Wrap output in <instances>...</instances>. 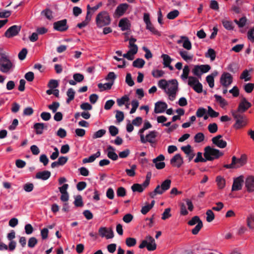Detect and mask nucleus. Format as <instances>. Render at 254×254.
Wrapping results in <instances>:
<instances>
[{
    "mask_svg": "<svg viewBox=\"0 0 254 254\" xmlns=\"http://www.w3.org/2000/svg\"><path fill=\"white\" fill-rule=\"evenodd\" d=\"M204 157L206 158L207 161H213L218 159L223 155V153L219 150L207 146L204 148Z\"/></svg>",
    "mask_w": 254,
    "mask_h": 254,
    "instance_id": "nucleus-1",
    "label": "nucleus"
},
{
    "mask_svg": "<svg viewBox=\"0 0 254 254\" xmlns=\"http://www.w3.org/2000/svg\"><path fill=\"white\" fill-rule=\"evenodd\" d=\"M111 17L106 11L99 12L96 17V24L99 28L109 25L111 23Z\"/></svg>",
    "mask_w": 254,
    "mask_h": 254,
    "instance_id": "nucleus-2",
    "label": "nucleus"
},
{
    "mask_svg": "<svg viewBox=\"0 0 254 254\" xmlns=\"http://www.w3.org/2000/svg\"><path fill=\"white\" fill-rule=\"evenodd\" d=\"M247 157L245 154H242L240 158H237L235 156L232 157V162L230 164H225L224 167L227 169H237L240 168L247 163Z\"/></svg>",
    "mask_w": 254,
    "mask_h": 254,
    "instance_id": "nucleus-3",
    "label": "nucleus"
},
{
    "mask_svg": "<svg viewBox=\"0 0 254 254\" xmlns=\"http://www.w3.org/2000/svg\"><path fill=\"white\" fill-rule=\"evenodd\" d=\"M0 56V70L3 73H7L13 67V64L5 54L1 53Z\"/></svg>",
    "mask_w": 254,
    "mask_h": 254,
    "instance_id": "nucleus-4",
    "label": "nucleus"
},
{
    "mask_svg": "<svg viewBox=\"0 0 254 254\" xmlns=\"http://www.w3.org/2000/svg\"><path fill=\"white\" fill-rule=\"evenodd\" d=\"M171 185V180L170 179H166L163 181L161 185H157L154 191L149 193V196L151 198H154L157 194H162L165 191L168 190Z\"/></svg>",
    "mask_w": 254,
    "mask_h": 254,
    "instance_id": "nucleus-5",
    "label": "nucleus"
},
{
    "mask_svg": "<svg viewBox=\"0 0 254 254\" xmlns=\"http://www.w3.org/2000/svg\"><path fill=\"white\" fill-rule=\"evenodd\" d=\"M232 115L236 120L234 127L236 129H239L247 125V117L244 114H241L231 111Z\"/></svg>",
    "mask_w": 254,
    "mask_h": 254,
    "instance_id": "nucleus-6",
    "label": "nucleus"
},
{
    "mask_svg": "<svg viewBox=\"0 0 254 254\" xmlns=\"http://www.w3.org/2000/svg\"><path fill=\"white\" fill-rule=\"evenodd\" d=\"M146 247L149 251H153L156 249V244L154 239L150 236L146 237V239L142 241L139 246L140 249H143Z\"/></svg>",
    "mask_w": 254,
    "mask_h": 254,
    "instance_id": "nucleus-7",
    "label": "nucleus"
},
{
    "mask_svg": "<svg viewBox=\"0 0 254 254\" xmlns=\"http://www.w3.org/2000/svg\"><path fill=\"white\" fill-rule=\"evenodd\" d=\"M252 106V104L249 102L245 97L242 96L237 110H232V112L244 114Z\"/></svg>",
    "mask_w": 254,
    "mask_h": 254,
    "instance_id": "nucleus-8",
    "label": "nucleus"
},
{
    "mask_svg": "<svg viewBox=\"0 0 254 254\" xmlns=\"http://www.w3.org/2000/svg\"><path fill=\"white\" fill-rule=\"evenodd\" d=\"M188 224L190 226H193L197 224L195 227L191 230V233L193 235H197L203 227V223L198 216L193 217L188 222Z\"/></svg>",
    "mask_w": 254,
    "mask_h": 254,
    "instance_id": "nucleus-9",
    "label": "nucleus"
},
{
    "mask_svg": "<svg viewBox=\"0 0 254 254\" xmlns=\"http://www.w3.org/2000/svg\"><path fill=\"white\" fill-rule=\"evenodd\" d=\"M21 28V26L20 25H14L11 26L5 32L4 36L8 38L16 36L19 34Z\"/></svg>",
    "mask_w": 254,
    "mask_h": 254,
    "instance_id": "nucleus-10",
    "label": "nucleus"
},
{
    "mask_svg": "<svg viewBox=\"0 0 254 254\" xmlns=\"http://www.w3.org/2000/svg\"><path fill=\"white\" fill-rule=\"evenodd\" d=\"M53 27L55 30L58 31L64 32L66 31L68 28V26L67 25V20L64 19L54 22Z\"/></svg>",
    "mask_w": 254,
    "mask_h": 254,
    "instance_id": "nucleus-11",
    "label": "nucleus"
},
{
    "mask_svg": "<svg viewBox=\"0 0 254 254\" xmlns=\"http://www.w3.org/2000/svg\"><path fill=\"white\" fill-rule=\"evenodd\" d=\"M170 85L168 84L167 93L170 96L175 97L176 92L178 90V83L176 79H172L169 81Z\"/></svg>",
    "mask_w": 254,
    "mask_h": 254,
    "instance_id": "nucleus-12",
    "label": "nucleus"
},
{
    "mask_svg": "<svg viewBox=\"0 0 254 254\" xmlns=\"http://www.w3.org/2000/svg\"><path fill=\"white\" fill-rule=\"evenodd\" d=\"M157 132L155 130L151 131L144 137V135H140V141L142 143L149 142L150 143H154V139L157 136Z\"/></svg>",
    "mask_w": 254,
    "mask_h": 254,
    "instance_id": "nucleus-13",
    "label": "nucleus"
},
{
    "mask_svg": "<svg viewBox=\"0 0 254 254\" xmlns=\"http://www.w3.org/2000/svg\"><path fill=\"white\" fill-rule=\"evenodd\" d=\"M233 81V77L230 73L228 72H224L220 77V82L221 84L225 87L230 85Z\"/></svg>",
    "mask_w": 254,
    "mask_h": 254,
    "instance_id": "nucleus-14",
    "label": "nucleus"
},
{
    "mask_svg": "<svg viewBox=\"0 0 254 254\" xmlns=\"http://www.w3.org/2000/svg\"><path fill=\"white\" fill-rule=\"evenodd\" d=\"M244 177L240 176L234 179L232 187V191H237L241 190L244 183Z\"/></svg>",
    "mask_w": 254,
    "mask_h": 254,
    "instance_id": "nucleus-15",
    "label": "nucleus"
},
{
    "mask_svg": "<svg viewBox=\"0 0 254 254\" xmlns=\"http://www.w3.org/2000/svg\"><path fill=\"white\" fill-rule=\"evenodd\" d=\"M164 160V156L162 154H160L156 158L153 159V163L155 164V167L157 169H162L165 167V163L162 162Z\"/></svg>",
    "mask_w": 254,
    "mask_h": 254,
    "instance_id": "nucleus-16",
    "label": "nucleus"
},
{
    "mask_svg": "<svg viewBox=\"0 0 254 254\" xmlns=\"http://www.w3.org/2000/svg\"><path fill=\"white\" fill-rule=\"evenodd\" d=\"M222 137V136L221 135H217L212 138V142L213 144L217 147L220 148H224L226 147L227 142L225 140L220 139Z\"/></svg>",
    "mask_w": 254,
    "mask_h": 254,
    "instance_id": "nucleus-17",
    "label": "nucleus"
},
{
    "mask_svg": "<svg viewBox=\"0 0 254 254\" xmlns=\"http://www.w3.org/2000/svg\"><path fill=\"white\" fill-rule=\"evenodd\" d=\"M183 159L180 154L174 155L170 160L171 164L174 167L180 168L183 164Z\"/></svg>",
    "mask_w": 254,
    "mask_h": 254,
    "instance_id": "nucleus-18",
    "label": "nucleus"
},
{
    "mask_svg": "<svg viewBox=\"0 0 254 254\" xmlns=\"http://www.w3.org/2000/svg\"><path fill=\"white\" fill-rule=\"evenodd\" d=\"M167 108V105L165 102L158 101L155 104L154 112L156 114L165 112Z\"/></svg>",
    "mask_w": 254,
    "mask_h": 254,
    "instance_id": "nucleus-19",
    "label": "nucleus"
},
{
    "mask_svg": "<svg viewBox=\"0 0 254 254\" xmlns=\"http://www.w3.org/2000/svg\"><path fill=\"white\" fill-rule=\"evenodd\" d=\"M245 186L249 192L254 191V177H248L245 181Z\"/></svg>",
    "mask_w": 254,
    "mask_h": 254,
    "instance_id": "nucleus-20",
    "label": "nucleus"
},
{
    "mask_svg": "<svg viewBox=\"0 0 254 254\" xmlns=\"http://www.w3.org/2000/svg\"><path fill=\"white\" fill-rule=\"evenodd\" d=\"M128 7V5L127 3L120 4L117 7L115 12V14L119 16H122L127 10Z\"/></svg>",
    "mask_w": 254,
    "mask_h": 254,
    "instance_id": "nucleus-21",
    "label": "nucleus"
},
{
    "mask_svg": "<svg viewBox=\"0 0 254 254\" xmlns=\"http://www.w3.org/2000/svg\"><path fill=\"white\" fill-rule=\"evenodd\" d=\"M179 53L181 58L186 62H188L192 60L193 55L189 52L181 50Z\"/></svg>",
    "mask_w": 254,
    "mask_h": 254,
    "instance_id": "nucleus-22",
    "label": "nucleus"
},
{
    "mask_svg": "<svg viewBox=\"0 0 254 254\" xmlns=\"http://www.w3.org/2000/svg\"><path fill=\"white\" fill-rule=\"evenodd\" d=\"M51 172L49 171H44L38 172L35 176L37 179H41L44 181L48 180L51 176Z\"/></svg>",
    "mask_w": 254,
    "mask_h": 254,
    "instance_id": "nucleus-23",
    "label": "nucleus"
},
{
    "mask_svg": "<svg viewBox=\"0 0 254 254\" xmlns=\"http://www.w3.org/2000/svg\"><path fill=\"white\" fill-rule=\"evenodd\" d=\"M119 26L122 31H126L130 28V24L129 20L126 18L121 19L119 23Z\"/></svg>",
    "mask_w": 254,
    "mask_h": 254,
    "instance_id": "nucleus-24",
    "label": "nucleus"
},
{
    "mask_svg": "<svg viewBox=\"0 0 254 254\" xmlns=\"http://www.w3.org/2000/svg\"><path fill=\"white\" fill-rule=\"evenodd\" d=\"M136 41V39L132 37L129 39V50H130V52H132L134 54H136L138 51V47L134 44Z\"/></svg>",
    "mask_w": 254,
    "mask_h": 254,
    "instance_id": "nucleus-25",
    "label": "nucleus"
},
{
    "mask_svg": "<svg viewBox=\"0 0 254 254\" xmlns=\"http://www.w3.org/2000/svg\"><path fill=\"white\" fill-rule=\"evenodd\" d=\"M218 73L217 71H214L211 74L208 75L206 77V80L210 88H213L214 86V77L217 76Z\"/></svg>",
    "mask_w": 254,
    "mask_h": 254,
    "instance_id": "nucleus-26",
    "label": "nucleus"
},
{
    "mask_svg": "<svg viewBox=\"0 0 254 254\" xmlns=\"http://www.w3.org/2000/svg\"><path fill=\"white\" fill-rule=\"evenodd\" d=\"M46 127H47L46 126ZM33 127L35 129L37 134H41L43 133V129L45 127V124L42 123H35Z\"/></svg>",
    "mask_w": 254,
    "mask_h": 254,
    "instance_id": "nucleus-27",
    "label": "nucleus"
},
{
    "mask_svg": "<svg viewBox=\"0 0 254 254\" xmlns=\"http://www.w3.org/2000/svg\"><path fill=\"white\" fill-rule=\"evenodd\" d=\"M181 38L184 40L183 43V48L187 50H190L192 48V45L188 37L186 36H182Z\"/></svg>",
    "mask_w": 254,
    "mask_h": 254,
    "instance_id": "nucleus-28",
    "label": "nucleus"
},
{
    "mask_svg": "<svg viewBox=\"0 0 254 254\" xmlns=\"http://www.w3.org/2000/svg\"><path fill=\"white\" fill-rule=\"evenodd\" d=\"M214 97L215 98L216 101L220 104L221 107L224 108L228 105V103L226 100L223 98L221 96L215 94Z\"/></svg>",
    "mask_w": 254,
    "mask_h": 254,
    "instance_id": "nucleus-29",
    "label": "nucleus"
},
{
    "mask_svg": "<svg viewBox=\"0 0 254 254\" xmlns=\"http://www.w3.org/2000/svg\"><path fill=\"white\" fill-rule=\"evenodd\" d=\"M75 93V92L74 90L72 88H70L67 90L66 92V95L68 98L66 100L67 104H69L72 100L74 99Z\"/></svg>",
    "mask_w": 254,
    "mask_h": 254,
    "instance_id": "nucleus-30",
    "label": "nucleus"
},
{
    "mask_svg": "<svg viewBox=\"0 0 254 254\" xmlns=\"http://www.w3.org/2000/svg\"><path fill=\"white\" fill-rule=\"evenodd\" d=\"M145 62L142 59L138 58L133 62V66L137 68H142L143 67Z\"/></svg>",
    "mask_w": 254,
    "mask_h": 254,
    "instance_id": "nucleus-31",
    "label": "nucleus"
},
{
    "mask_svg": "<svg viewBox=\"0 0 254 254\" xmlns=\"http://www.w3.org/2000/svg\"><path fill=\"white\" fill-rule=\"evenodd\" d=\"M161 58L163 59V64H164V67L169 66V64H171L173 61L171 58L167 54L162 55Z\"/></svg>",
    "mask_w": 254,
    "mask_h": 254,
    "instance_id": "nucleus-32",
    "label": "nucleus"
},
{
    "mask_svg": "<svg viewBox=\"0 0 254 254\" xmlns=\"http://www.w3.org/2000/svg\"><path fill=\"white\" fill-rule=\"evenodd\" d=\"M206 220L207 222H211L215 218V215L211 209H208L206 212Z\"/></svg>",
    "mask_w": 254,
    "mask_h": 254,
    "instance_id": "nucleus-33",
    "label": "nucleus"
},
{
    "mask_svg": "<svg viewBox=\"0 0 254 254\" xmlns=\"http://www.w3.org/2000/svg\"><path fill=\"white\" fill-rule=\"evenodd\" d=\"M216 181L217 182L218 188L220 189H222L225 186V180L222 177L219 176L216 177Z\"/></svg>",
    "mask_w": 254,
    "mask_h": 254,
    "instance_id": "nucleus-34",
    "label": "nucleus"
},
{
    "mask_svg": "<svg viewBox=\"0 0 254 254\" xmlns=\"http://www.w3.org/2000/svg\"><path fill=\"white\" fill-rule=\"evenodd\" d=\"M146 29L149 30L151 33L154 35H160L159 32L155 29L151 22L146 24Z\"/></svg>",
    "mask_w": 254,
    "mask_h": 254,
    "instance_id": "nucleus-35",
    "label": "nucleus"
},
{
    "mask_svg": "<svg viewBox=\"0 0 254 254\" xmlns=\"http://www.w3.org/2000/svg\"><path fill=\"white\" fill-rule=\"evenodd\" d=\"M76 207H82L83 205L82 196L78 195L75 197V200L73 202Z\"/></svg>",
    "mask_w": 254,
    "mask_h": 254,
    "instance_id": "nucleus-36",
    "label": "nucleus"
},
{
    "mask_svg": "<svg viewBox=\"0 0 254 254\" xmlns=\"http://www.w3.org/2000/svg\"><path fill=\"white\" fill-rule=\"evenodd\" d=\"M227 69L232 73H236L239 70V66L236 63H232L229 64Z\"/></svg>",
    "mask_w": 254,
    "mask_h": 254,
    "instance_id": "nucleus-37",
    "label": "nucleus"
},
{
    "mask_svg": "<svg viewBox=\"0 0 254 254\" xmlns=\"http://www.w3.org/2000/svg\"><path fill=\"white\" fill-rule=\"evenodd\" d=\"M129 99L127 95H124L121 98H119L117 100V103L119 106H122L125 104L126 102H128Z\"/></svg>",
    "mask_w": 254,
    "mask_h": 254,
    "instance_id": "nucleus-38",
    "label": "nucleus"
},
{
    "mask_svg": "<svg viewBox=\"0 0 254 254\" xmlns=\"http://www.w3.org/2000/svg\"><path fill=\"white\" fill-rule=\"evenodd\" d=\"M206 57L210 58L211 61H214L216 58V52L215 51L210 48L208 50L207 53L205 55Z\"/></svg>",
    "mask_w": 254,
    "mask_h": 254,
    "instance_id": "nucleus-39",
    "label": "nucleus"
},
{
    "mask_svg": "<svg viewBox=\"0 0 254 254\" xmlns=\"http://www.w3.org/2000/svg\"><path fill=\"white\" fill-rule=\"evenodd\" d=\"M136 169V165L134 164L131 166L130 169H126L125 171L128 176L133 177L135 175V170Z\"/></svg>",
    "mask_w": 254,
    "mask_h": 254,
    "instance_id": "nucleus-40",
    "label": "nucleus"
},
{
    "mask_svg": "<svg viewBox=\"0 0 254 254\" xmlns=\"http://www.w3.org/2000/svg\"><path fill=\"white\" fill-rule=\"evenodd\" d=\"M60 105V104L58 102H53L52 104L49 105L48 107L53 113H56Z\"/></svg>",
    "mask_w": 254,
    "mask_h": 254,
    "instance_id": "nucleus-41",
    "label": "nucleus"
},
{
    "mask_svg": "<svg viewBox=\"0 0 254 254\" xmlns=\"http://www.w3.org/2000/svg\"><path fill=\"white\" fill-rule=\"evenodd\" d=\"M131 188L133 192L137 191L138 192H142L144 190L142 186L139 184H133Z\"/></svg>",
    "mask_w": 254,
    "mask_h": 254,
    "instance_id": "nucleus-42",
    "label": "nucleus"
},
{
    "mask_svg": "<svg viewBox=\"0 0 254 254\" xmlns=\"http://www.w3.org/2000/svg\"><path fill=\"white\" fill-rule=\"evenodd\" d=\"M132 108L130 111V114H132L135 112L136 109L139 106V102L136 99L133 100L131 102Z\"/></svg>",
    "mask_w": 254,
    "mask_h": 254,
    "instance_id": "nucleus-43",
    "label": "nucleus"
},
{
    "mask_svg": "<svg viewBox=\"0 0 254 254\" xmlns=\"http://www.w3.org/2000/svg\"><path fill=\"white\" fill-rule=\"evenodd\" d=\"M41 14L45 16V17L49 20H51L53 17L52 10L48 8L43 10Z\"/></svg>",
    "mask_w": 254,
    "mask_h": 254,
    "instance_id": "nucleus-44",
    "label": "nucleus"
},
{
    "mask_svg": "<svg viewBox=\"0 0 254 254\" xmlns=\"http://www.w3.org/2000/svg\"><path fill=\"white\" fill-rule=\"evenodd\" d=\"M126 244L127 246L131 247L135 246L136 244V240L134 238L129 237L126 239Z\"/></svg>",
    "mask_w": 254,
    "mask_h": 254,
    "instance_id": "nucleus-45",
    "label": "nucleus"
},
{
    "mask_svg": "<svg viewBox=\"0 0 254 254\" xmlns=\"http://www.w3.org/2000/svg\"><path fill=\"white\" fill-rule=\"evenodd\" d=\"M38 240L35 237H31L28 241V246L30 248H33L37 244Z\"/></svg>",
    "mask_w": 254,
    "mask_h": 254,
    "instance_id": "nucleus-46",
    "label": "nucleus"
},
{
    "mask_svg": "<svg viewBox=\"0 0 254 254\" xmlns=\"http://www.w3.org/2000/svg\"><path fill=\"white\" fill-rule=\"evenodd\" d=\"M190 68L188 65H185L183 68V74L181 75V78L183 79L189 78V74L190 72Z\"/></svg>",
    "mask_w": 254,
    "mask_h": 254,
    "instance_id": "nucleus-47",
    "label": "nucleus"
},
{
    "mask_svg": "<svg viewBox=\"0 0 254 254\" xmlns=\"http://www.w3.org/2000/svg\"><path fill=\"white\" fill-rule=\"evenodd\" d=\"M179 14V12L178 10H174L169 12L167 15V17L169 19H174L176 18Z\"/></svg>",
    "mask_w": 254,
    "mask_h": 254,
    "instance_id": "nucleus-48",
    "label": "nucleus"
},
{
    "mask_svg": "<svg viewBox=\"0 0 254 254\" xmlns=\"http://www.w3.org/2000/svg\"><path fill=\"white\" fill-rule=\"evenodd\" d=\"M250 74L249 73V70L247 69H245L243 71L242 73L240 76V78L242 79H244L245 81H250L251 79V77L249 76Z\"/></svg>",
    "mask_w": 254,
    "mask_h": 254,
    "instance_id": "nucleus-49",
    "label": "nucleus"
},
{
    "mask_svg": "<svg viewBox=\"0 0 254 254\" xmlns=\"http://www.w3.org/2000/svg\"><path fill=\"white\" fill-rule=\"evenodd\" d=\"M204 139V135L202 132H198L196 133L194 137V141L196 143H200L202 142L203 141Z\"/></svg>",
    "mask_w": 254,
    "mask_h": 254,
    "instance_id": "nucleus-50",
    "label": "nucleus"
},
{
    "mask_svg": "<svg viewBox=\"0 0 254 254\" xmlns=\"http://www.w3.org/2000/svg\"><path fill=\"white\" fill-rule=\"evenodd\" d=\"M234 22L238 25L239 27H243L247 22V18L246 17H242L239 20L235 19Z\"/></svg>",
    "mask_w": 254,
    "mask_h": 254,
    "instance_id": "nucleus-51",
    "label": "nucleus"
},
{
    "mask_svg": "<svg viewBox=\"0 0 254 254\" xmlns=\"http://www.w3.org/2000/svg\"><path fill=\"white\" fill-rule=\"evenodd\" d=\"M207 113V110L203 107L199 108L196 112V116L198 118H201Z\"/></svg>",
    "mask_w": 254,
    "mask_h": 254,
    "instance_id": "nucleus-52",
    "label": "nucleus"
},
{
    "mask_svg": "<svg viewBox=\"0 0 254 254\" xmlns=\"http://www.w3.org/2000/svg\"><path fill=\"white\" fill-rule=\"evenodd\" d=\"M193 89L197 93H200L203 91V86L202 84L199 82L196 83V84H195L194 86L192 87Z\"/></svg>",
    "mask_w": 254,
    "mask_h": 254,
    "instance_id": "nucleus-53",
    "label": "nucleus"
},
{
    "mask_svg": "<svg viewBox=\"0 0 254 254\" xmlns=\"http://www.w3.org/2000/svg\"><path fill=\"white\" fill-rule=\"evenodd\" d=\"M207 161L206 158L204 157L203 158L202 156V153L200 152H198L197 153L196 157L194 160L195 163L198 162H205Z\"/></svg>",
    "mask_w": 254,
    "mask_h": 254,
    "instance_id": "nucleus-54",
    "label": "nucleus"
},
{
    "mask_svg": "<svg viewBox=\"0 0 254 254\" xmlns=\"http://www.w3.org/2000/svg\"><path fill=\"white\" fill-rule=\"evenodd\" d=\"M208 129L210 133H215L218 130L217 125L216 123L210 124L208 126Z\"/></svg>",
    "mask_w": 254,
    "mask_h": 254,
    "instance_id": "nucleus-55",
    "label": "nucleus"
},
{
    "mask_svg": "<svg viewBox=\"0 0 254 254\" xmlns=\"http://www.w3.org/2000/svg\"><path fill=\"white\" fill-rule=\"evenodd\" d=\"M193 74L198 77H200L201 74H202L200 71V68L199 65H196L194 66V68L192 70Z\"/></svg>",
    "mask_w": 254,
    "mask_h": 254,
    "instance_id": "nucleus-56",
    "label": "nucleus"
},
{
    "mask_svg": "<svg viewBox=\"0 0 254 254\" xmlns=\"http://www.w3.org/2000/svg\"><path fill=\"white\" fill-rule=\"evenodd\" d=\"M106 132V130L104 129H99L95 132L93 135V138H100L103 136Z\"/></svg>",
    "mask_w": 254,
    "mask_h": 254,
    "instance_id": "nucleus-57",
    "label": "nucleus"
},
{
    "mask_svg": "<svg viewBox=\"0 0 254 254\" xmlns=\"http://www.w3.org/2000/svg\"><path fill=\"white\" fill-rule=\"evenodd\" d=\"M208 114L211 118L217 117L219 115L218 112L215 111L210 106H208Z\"/></svg>",
    "mask_w": 254,
    "mask_h": 254,
    "instance_id": "nucleus-58",
    "label": "nucleus"
},
{
    "mask_svg": "<svg viewBox=\"0 0 254 254\" xmlns=\"http://www.w3.org/2000/svg\"><path fill=\"white\" fill-rule=\"evenodd\" d=\"M124 114L123 112L117 110L116 111V118L118 122H122L124 119Z\"/></svg>",
    "mask_w": 254,
    "mask_h": 254,
    "instance_id": "nucleus-59",
    "label": "nucleus"
},
{
    "mask_svg": "<svg viewBox=\"0 0 254 254\" xmlns=\"http://www.w3.org/2000/svg\"><path fill=\"white\" fill-rule=\"evenodd\" d=\"M170 211H171L170 208H167L165 209L164 212L162 214V216L161 218L162 219L165 220L170 218L171 216Z\"/></svg>",
    "mask_w": 254,
    "mask_h": 254,
    "instance_id": "nucleus-60",
    "label": "nucleus"
},
{
    "mask_svg": "<svg viewBox=\"0 0 254 254\" xmlns=\"http://www.w3.org/2000/svg\"><path fill=\"white\" fill-rule=\"evenodd\" d=\"M247 225L250 229H254V216L251 215L247 218Z\"/></svg>",
    "mask_w": 254,
    "mask_h": 254,
    "instance_id": "nucleus-61",
    "label": "nucleus"
},
{
    "mask_svg": "<svg viewBox=\"0 0 254 254\" xmlns=\"http://www.w3.org/2000/svg\"><path fill=\"white\" fill-rule=\"evenodd\" d=\"M164 72L162 70H154L152 71V75L156 78L161 77L163 76Z\"/></svg>",
    "mask_w": 254,
    "mask_h": 254,
    "instance_id": "nucleus-62",
    "label": "nucleus"
},
{
    "mask_svg": "<svg viewBox=\"0 0 254 254\" xmlns=\"http://www.w3.org/2000/svg\"><path fill=\"white\" fill-rule=\"evenodd\" d=\"M73 78L75 81L81 82L84 79V75L79 73H76L73 74Z\"/></svg>",
    "mask_w": 254,
    "mask_h": 254,
    "instance_id": "nucleus-63",
    "label": "nucleus"
},
{
    "mask_svg": "<svg viewBox=\"0 0 254 254\" xmlns=\"http://www.w3.org/2000/svg\"><path fill=\"white\" fill-rule=\"evenodd\" d=\"M58 82L57 80L55 79H51L48 84V87L50 88L55 89L58 87Z\"/></svg>",
    "mask_w": 254,
    "mask_h": 254,
    "instance_id": "nucleus-64",
    "label": "nucleus"
}]
</instances>
